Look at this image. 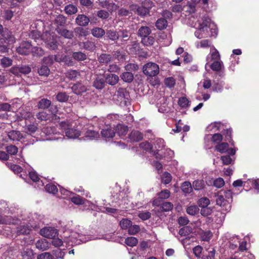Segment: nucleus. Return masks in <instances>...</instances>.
Listing matches in <instances>:
<instances>
[{
  "mask_svg": "<svg viewBox=\"0 0 259 259\" xmlns=\"http://www.w3.org/2000/svg\"><path fill=\"white\" fill-rule=\"evenodd\" d=\"M143 72L147 76H155L159 72V67L155 63L150 62L144 65Z\"/></svg>",
  "mask_w": 259,
  "mask_h": 259,
  "instance_id": "nucleus-1",
  "label": "nucleus"
},
{
  "mask_svg": "<svg viewBox=\"0 0 259 259\" xmlns=\"http://www.w3.org/2000/svg\"><path fill=\"white\" fill-rule=\"evenodd\" d=\"M33 45L29 41H22L16 48L17 52L20 55H28L30 54Z\"/></svg>",
  "mask_w": 259,
  "mask_h": 259,
  "instance_id": "nucleus-2",
  "label": "nucleus"
},
{
  "mask_svg": "<svg viewBox=\"0 0 259 259\" xmlns=\"http://www.w3.org/2000/svg\"><path fill=\"white\" fill-rule=\"evenodd\" d=\"M51 104L52 102L50 100L43 98L37 102V106L38 109L44 110L48 109L49 107H51L50 111L52 114H55V113L57 111V109L56 106H51Z\"/></svg>",
  "mask_w": 259,
  "mask_h": 259,
  "instance_id": "nucleus-3",
  "label": "nucleus"
},
{
  "mask_svg": "<svg viewBox=\"0 0 259 259\" xmlns=\"http://www.w3.org/2000/svg\"><path fill=\"white\" fill-rule=\"evenodd\" d=\"M40 234L46 238L52 239L58 236V232L55 228L46 227L40 230Z\"/></svg>",
  "mask_w": 259,
  "mask_h": 259,
  "instance_id": "nucleus-4",
  "label": "nucleus"
},
{
  "mask_svg": "<svg viewBox=\"0 0 259 259\" xmlns=\"http://www.w3.org/2000/svg\"><path fill=\"white\" fill-rule=\"evenodd\" d=\"M129 97V93L125 88H119L115 93L113 99L121 102L123 100L128 99Z\"/></svg>",
  "mask_w": 259,
  "mask_h": 259,
  "instance_id": "nucleus-5",
  "label": "nucleus"
},
{
  "mask_svg": "<svg viewBox=\"0 0 259 259\" xmlns=\"http://www.w3.org/2000/svg\"><path fill=\"white\" fill-rule=\"evenodd\" d=\"M215 201L217 204L222 207L225 210H230L231 205L229 200L226 199L223 195H218Z\"/></svg>",
  "mask_w": 259,
  "mask_h": 259,
  "instance_id": "nucleus-6",
  "label": "nucleus"
},
{
  "mask_svg": "<svg viewBox=\"0 0 259 259\" xmlns=\"http://www.w3.org/2000/svg\"><path fill=\"white\" fill-rule=\"evenodd\" d=\"M56 31L61 36L67 39H72L74 37L73 32L63 27L56 28Z\"/></svg>",
  "mask_w": 259,
  "mask_h": 259,
  "instance_id": "nucleus-7",
  "label": "nucleus"
},
{
  "mask_svg": "<svg viewBox=\"0 0 259 259\" xmlns=\"http://www.w3.org/2000/svg\"><path fill=\"white\" fill-rule=\"evenodd\" d=\"M130 53L132 55H139L142 56L144 52L141 48L140 44L137 41H133L128 48Z\"/></svg>",
  "mask_w": 259,
  "mask_h": 259,
  "instance_id": "nucleus-8",
  "label": "nucleus"
},
{
  "mask_svg": "<svg viewBox=\"0 0 259 259\" xmlns=\"http://www.w3.org/2000/svg\"><path fill=\"white\" fill-rule=\"evenodd\" d=\"M106 84L105 77L101 75H97L94 79L93 86L96 89L102 90Z\"/></svg>",
  "mask_w": 259,
  "mask_h": 259,
  "instance_id": "nucleus-9",
  "label": "nucleus"
},
{
  "mask_svg": "<svg viewBox=\"0 0 259 259\" xmlns=\"http://www.w3.org/2000/svg\"><path fill=\"white\" fill-rule=\"evenodd\" d=\"M97 59L100 64L106 65L113 60V57L110 54L101 53Z\"/></svg>",
  "mask_w": 259,
  "mask_h": 259,
  "instance_id": "nucleus-10",
  "label": "nucleus"
},
{
  "mask_svg": "<svg viewBox=\"0 0 259 259\" xmlns=\"http://www.w3.org/2000/svg\"><path fill=\"white\" fill-rule=\"evenodd\" d=\"M104 77L105 82L112 86L116 84L119 80L117 75L112 73L106 74Z\"/></svg>",
  "mask_w": 259,
  "mask_h": 259,
  "instance_id": "nucleus-11",
  "label": "nucleus"
},
{
  "mask_svg": "<svg viewBox=\"0 0 259 259\" xmlns=\"http://www.w3.org/2000/svg\"><path fill=\"white\" fill-rule=\"evenodd\" d=\"M90 19L84 14H79L75 19L76 23L80 26H86L90 22Z\"/></svg>",
  "mask_w": 259,
  "mask_h": 259,
  "instance_id": "nucleus-12",
  "label": "nucleus"
},
{
  "mask_svg": "<svg viewBox=\"0 0 259 259\" xmlns=\"http://www.w3.org/2000/svg\"><path fill=\"white\" fill-rule=\"evenodd\" d=\"M129 139L133 142H139L143 139V134L139 131L133 130L128 135Z\"/></svg>",
  "mask_w": 259,
  "mask_h": 259,
  "instance_id": "nucleus-13",
  "label": "nucleus"
},
{
  "mask_svg": "<svg viewBox=\"0 0 259 259\" xmlns=\"http://www.w3.org/2000/svg\"><path fill=\"white\" fill-rule=\"evenodd\" d=\"M119 40L120 45H124L130 38V32L126 29H120L119 30Z\"/></svg>",
  "mask_w": 259,
  "mask_h": 259,
  "instance_id": "nucleus-14",
  "label": "nucleus"
},
{
  "mask_svg": "<svg viewBox=\"0 0 259 259\" xmlns=\"http://www.w3.org/2000/svg\"><path fill=\"white\" fill-rule=\"evenodd\" d=\"M211 19L208 17H203L202 23L199 25V30H202L203 32H207L208 29L210 27Z\"/></svg>",
  "mask_w": 259,
  "mask_h": 259,
  "instance_id": "nucleus-15",
  "label": "nucleus"
},
{
  "mask_svg": "<svg viewBox=\"0 0 259 259\" xmlns=\"http://www.w3.org/2000/svg\"><path fill=\"white\" fill-rule=\"evenodd\" d=\"M31 231V227L28 225H20L17 228V235H28Z\"/></svg>",
  "mask_w": 259,
  "mask_h": 259,
  "instance_id": "nucleus-16",
  "label": "nucleus"
},
{
  "mask_svg": "<svg viewBox=\"0 0 259 259\" xmlns=\"http://www.w3.org/2000/svg\"><path fill=\"white\" fill-rule=\"evenodd\" d=\"M127 126L122 124H118L114 128L115 134H117L119 137L124 136L128 132Z\"/></svg>",
  "mask_w": 259,
  "mask_h": 259,
  "instance_id": "nucleus-17",
  "label": "nucleus"
},
{
  "mask_svg": "<svg viewBox=\"0 0 259 259\" xmlns=\"http://www.w3.org/2000/svg\"><path fill=\"white\" fill-rule=\"evenodd\" d=\"M8 136L10 140L13 141H19L23 137L19 131L14 130L9 132Z\"/></svg>",
  "mask_w": 259,
  "mask_h": 259,
  "instance_id": "nucleus-18",
  "label": "nucleus"
},
{
  "mask_svg": "<svg viewBox=\"0 0 259 259\" xmlns=\"http://www.w3.org/2000/svg\"><path fill=\"white\" fill-rule=\"evenodd\" d=\"M79 46L84 49L91 52L94 51L96 48L95 42L89 40L80 42Z\"/></svg>",
  "mask_w": 259,
  "mask_h": 259,
  "instance_id": "nucleus-19",
  "label": "nucleus"
},
{
  "mask_svg": "<svg viewBox=\"0 0 259 259\" xmlns=\"http://www.w3.org/2000/svg\"><path fill=\"white\" fill-rule=\"evenodd\" d=\"M46 43L48 48L51 50H55L58 48L59 44L56 36H52L50 40H48Z\"/></svg>",
  "mask_w": 259,
  "mask_h": 259,
  "instance_id": "nucleus-20",
  "label": "nucleus"
},
{
  "mask_svg": "<svg viewBox=\"0 0 259 259\" xmlns=\"http://www.w3.org/2000/svg\"><path fill=\"white\" fill-rule=\"evenodd\" d=\"M106 36L112 41H116L119 39V31H116L113 29L108 30L106 32Z\"/></svg>",
  "mask_w": 259,
  "mask_h": 259,
  "instance_id": "nucleus-21",
  "label": "nucleus"
},
{
  "mask_svg": "<svg viewBox=\"0 0 259 259\" xmlns=\"http://www.w3.org/2000/svg\"><path fill=\"white\" fill-rule=\"evenodd\" d=\"M65 135L69 138H76L80 136L78 131L73 128H67L65 131Z\"/></svg>",
  "mask_w": 259,
  "mask_h": 259,
  "instance_id": "nucleus-22",
  "label": "nucleus"
},
{
  "mask_svg": "<svg viewBox=\"0 0 259 259\" xmlns=\"http://www.w3.org/2000/svg\"><path fill=\"white\" fill-rule=\"evenodd\" d=\"M229 145L227 142H221L214 147V150L221 153L227 152Z\"/></svg>",
  "mask_w": 259,
  "mask_h": 259,
  "instance_id": "nucleus-23",
  "label": "nucleus"
},
{
  "mask_svg": "<svg viewBox=\"0 0 259 259\" xmlns=\"http://www.w3.org/2000/svg\"><path fill=\"white\" fill-rule=\"evenodd\" d=\"M14 71H16L17 73L19 72L24 74H27L31 72V68L29 65H22L14 69Z\"/></svg>",
  "mask_w": 259,
  "mask_h": 259,
  "instance_id": "nucleus-24",
  "label": "nucleus"
},
{
  "mask_svg": "<svg viewBox=\"0 0 259 259\" xmlns=\"http://www.w3.org/2000/svg\"><path fill=\"white\" fill-rule=\"evenodd\" d=\"M151 33V29L148 26L141 27L138 31V35L142 38L149 35Z\"/></svg>",
  "mask_w": 259,
  "mask_h": 259,
  "instance_id": "nucleus-25",
  "label": "nucleus"
},
{
  "mask_svg": "<svg viewBox=\"0 0 259 259\" xmlns=\"http://www.w3.org/2000/svg\"><path fill=\"white\" fill-rule=\"evenodd\" d=\"M167 21L164 18H159L155 23V26L158 30L165 29L167 26Z\"/></svg>",
  "mask_w": 259,
  "mask_h": 259,
  "instance_id": "nucleus-26",
  "label": "nucleus"
},
{
  "mask_svg": "<svg viewBox=\"0 0 259 259\" xmlns=\"http://www.w3.org/2000/svg\"><path fill=\"white\" fill-rule=\"evenodd\" d=\"M33 57H41L45 54L44 50L41 48L37 46H32L31 53Z\"/></svg>",
  "mask_w": 259,
  "mask_h": 259,
  "instance_id": "nucleus-27",
  "label": "nucleus"
},
{
  "mask_svg": "<svg viewBox=\"0 0 259 259\" xmlns=\"http://www.w3.org/2000/svg\"><path fill=\"white\" fill-rule=\"evenodd\" d=\"M92 34L95 37L101 38L105 35V30L100 27H94L91 30Z\"/></svg>",
  "mask_w": 259,
  "mask_h": 259,
  "instance_id": "nucleus-28",
  "label": "nucleus"
},
{
  "mask_svg": "<svg viewBox=\"0 0 259 259\" xmlns=\"http://www.w3.org/2000/svg\"><path fill=\"white\" fill-rule=\"evenodd\" d=\"M101 133L102 136L106 138H112L115 135L114 128L103 129Z\"/></svg>",
  "mask_w": 259,
  "mask_h": 259,
  "instance_id": "nucleus-29",
  "label": "nucleus"
},
{
  "mask_svg": "<svg viewBox=\"0 0 259 259\" xmlns=\"http://www.w3.org/2000/svg\"><path fill=\"white\" fill-rule=\"evenodd\" d=\"M121 79L125 82H132L134 79V75L130 72H124L120 75Z\"/></svg>",
  "mask_w": 259,
  "mask_h": 259,
  "instance_id": "nucleus-30",
  "label": "nucleus"
},
{
  "mask_svg": "<svg viewBox=\"0 0 259 259\" xmlns=\"http://www.w3.org/2000/svg\"><path fill=\"white\" fill-rule=\"evenodd\" d=\"M222 133L225 137V140L226 141L229 142L232 146H234V142L233 140H232V128H230L228 129L225 130L224 131L222 132Z\"/></svg>",
  "mask_w": 259,
  "mask_h": 259,
  "instance_id": "nucleus-31",
  "label": "nucleus"
},
{
  "mask_svg": "<svg viewBox=\"0 0 259 259\" xmlns=\"http://www.w3.org/2000/svg\"><path fill=\"white\" fill-rule=\"evenodd\" d=\"M72 90L74 93L76 95H81L85 91V87L81 83H76L72 87Z\"/></svg>",
  "mask_w": 259,
  "mask_h": 259,
  "instance_id": "nucleus-32",
  "label": "nucleus"
},
{
  "mask_svg": "<svg viewBox=\"0 0 259 259\" xmlns=\"http://www.w3.org/2000/svg\"><path fill=\"white\" fill-rule=\"evenodd\" d=\"M29 36L32 39H34L35 41L37 42V45L42 41L40 37V32L38 30H34L31 31L29 34Z\"/></svg>",
  "mask_w": 259,
  "mask_h": 259,
  "instance_id": "nucleus-33",
  "label": "nucleus"
},
{
  "mask_svg": "<svg viewBox=\"0 0 259 259\" xmlns=\"http://www.w3.org/2000/svg\"><path fill=\"white\" fill-rule=\"evenodd\" d=\"M72 58L77 61H82L87 59V56L81 52H75L72 53Z\"/></svg>",
  "mask_w": 259,
  "mask_h": 259,
  "instance_id": "nucleus-34",
  "label": "nucleus"
},
{
  "mask_svg": "<svg viewBox=\"0 0 259 259\" xmlns=\"http://www.w3.org/2000/svg\"><path fill=\"white\" fill-rule=\"evenodd\" d=\"M8 42L5 38L0 39V52L2 53H8L9 50Z\"/></svg>",
  "mask_w": 259,
  "mask_h": 259,
  "instance_id": "nucleus-35",
  "label": "nucleus"
},
{
  "mask_svg": "<svg viewBox=\"0 0 259 259\" xmlns=\"http://www.w3.org/2000/svg\"><path fill=\"white\" fill-rule=\"evenodd\" d=\"M66 23V18L63 15L58 16L55 20V24L56 25V27H63Z\"/></svg>",
  "mask_w": 259,
  "mask_h": 259,
  "instance_id": "nucleus-36",
  "label": "nucleus"
},
{
  "mask_svg": "<svg viewBox=\"0 0 259 259\" xmlns=\"http://www.w3.org/2000/svg\"><path fill=\"white\" fill-rule=\"evenodd\" d=\"M155 41L154 37L150 35L142 38L141 42L145 46H151Z\"/></svg>",
  "mask_w": 259,
  "mask_h": 259,
  "instance_id": "nucleus-37",
  "label": "nucleus"
},
{
  "mask_svg": "<svg viewBox=\"0 0 259 259\" xmlns=\"http://www.w3.org/2000/svg\"><path fill=\"white\" fill-rule=\"evenodd\" d=\"M99 136V133L94 130H89L86 131L84 134V137L89 140H93L97 138Z\"/></svg>",
  "mask_w": 259,
  "mask_h": 259,
  "instance_id": "nucleus-38",
  "label": "nucleus"
},
{
  "mask_svg": "<svg viewBox=\"0 0 259 259\" xmlns=\"http://www.w3.org/2000/svg\"><path fill=\"white\" fill-rule=\"evenodd\" d=\"M205 183L203 180H195L193 182V188L195 190H200L204 188Z\"/></svg>",
  "mask_w": 259,
  "mask_h": 259,
  "instance_id": "nucleus-39",
  "label": "nucleus"
},
{
  "mask_svg": "<svg viewBox=\"0 0 259 259\" xmlns=\"http://www.w3.org/2000/svg\"><path fill=\"white\" fill-rule=\"evenodd\" d=\"M113 55L115 58L119 61H122L125 60V53L120 50L114 51Z\"/></svg>",
  "mask_w": 259,
  "mask_h": 259,
  "instance_id": "nucleus-40",
  "label": "nucleus"
},
{
  "mask_svg": "<svg viewBox=\"0 0 259 259\" xmlns=\"http://www.w3.org/2000/svg\"><path fill=\"white\" fill-rule=\"evenodd\" d=\"M181 189L185 193H190L192 191V187L190 182L185 181L182 183Z\"/></svg>",
  "mask_w": 259,
  "mask_h": 259,
  "instance_id": "nucleus-41",
  "label": "nucleus"
},
{
  "mask_svg": "<svg viewBox=\"0 0 259 259\" xmlns=\"http://www.w3.org/2000/svg\"><path fill=\"white\" fill-rule=\"evenodd\" d=\"M56 99L60 102H65L68 100L69 96L65 92H59L57 94Z\"/></svg>",
  "mask_w": 259,
  "mask_h": 259,
  "instance_id": "nucleus-42",
  "label": "nucleus"
},
{
  "mask_svg": "<svg viewBox=\"0 0 259 259\" xmlns=\"http://www.w3.org/2000/svg\"><path fill=\"white\" fill-rule=\"evenodd\" d=\"M138 15L141 17H145L147 15H150V11L147 8L143 7V6H138L137 11Z\"/></svg>",
  "mask_w": 259,
  "mask_h": 259,
  "instance_id": "nucleus-43",
  "label": "nucleus"
},
{
  "mask_svg": "<svg viewBox=\"0 0 259 259\" xmlns=\"http://www.w3.org/2000/svg\"><path fill=\"white\" fill-rule=\"evenodd\" d=\"M6 150L8 154L15 155L18 151V148L15 145H10L6 147Z\"/></svg>",
  "mask_w": 259,
  "mask_h": 259,
  "instance_id": "nucleus-44",
  "label": "nucleus"
},
{
  "mask_svg": "<svg viewBox=\"0 0 259 259\" xmlns=\"http://www.w3.org/2000/svg\"><path fill=\"white\" fill-rule=\"evenodd\" d=\"M50 69L46 65H42L38 69V73L41 76H48L50 74Z\"/></svg>",
  "mask_w": 259,
  "mask_h": 259,
  "instance_id": "nucleus-45",
  "label": "nucleus"
},
{
  "mask_svg": "<svg viewBox=\"0 0 259 259\" xmlns=\"http://www.w3.org/2000/svg\"><path fill=\"white\" fill-rule=\"evenodd\" d=\"M223 62L220 61H214L210 66V68L214 71H219L221 70Z\"/></svg>",
  "mask_w": 259,
  "mask_h": 259,
  "instance_id": "nucleus-46",
  "label": "nucleus"
},
{
  "mask_svg": "<svg viewBox=\"0 0 259 259\" xmlns=\"http://www.w3.org/2000/svg\"><path fill=\"white\" fill-rule=\"evenodd\" d=\"M192 232V228L190 226H184L180 229L179 234L181 236H186Z\"/></svg>",
  "mask_w": 259,
  "mask_h": 259,
  "instance_id": "nucleus-47",
  "label": "nucleus"
},
{
  "mask_svg": "<svg viewBox=\"0 0 259 259\" xmlns=\"http://www.w3.org/2000/svg\"><path fill=\"white\" fill-rule=\"evenodd\" d=\"M74 31L79 37H85L88 34V32L81 27H78L74 29Z\"/></svg>",
  "mask_w": 259,
  "mask_h": 259,
  "instance_id": "nucleus-48",
  "label": "nucleus"
},
{
  "mask_svg": "<svg viewBox=\"0 0 259 259\" xmlns=\"http://www.w3.org/2000/svg\"><path fill=\"white\" fill-rule=\"evenodd\" d=\"M223 140V136L222 134L220 133H217L214 134L212 135L211 138V141L214 143L219 144L220 143L222 142Z\"/></svg>",
  "mask_w": 259,
  "mask_h": 259,
  "instance_id": "nucleus-49",
  "label": "nucleus"
},
{
  "mask_svg": "<svg viewBox=\"0 0 259 259\" xmlns=\"http://www.w3.org/2000/svg\"><path fill=\"white\" fill-rule=\"evenodd\" d=\"M125 243L127 245L133 247L137 245L138 240L136 237H130L125 239Z\"/></svg>",
  "mask_w": 259,
  "mask_h": 259,
  "instance_id": "nucleus-50",
  "label": "nucleus"
},
{
  "mask_svg": "<svg viewBox=\"0 0 259 259\" xmlns=\"http://www.w3.org/2000/svg\"><path fill=\"white\" fill-rule=\"evenodd\" d=\"M65 11L68 15H72L77 12V8L73 5H68L65 8Z\"/></svg>",
  "mask_w": 259,
  "mask_h": 259,
  "instance_id": "nucleus-51",
  "label": "nucleus"
},
{
  "mask_svg": "<svg viewBox=\"0 0 259 259\" xmlns=\"http://www.w3.org/2000/svg\"><path fill=\"white\" fill-rule=\"evenodd\" d=\"M80 76V72L76 70H70L68 71L67 76L71 80H74Z\"/></svg>",
  "mask_w": 259,
  "mask_h": 259,
  "instance_id": "nucleus-52",
  "label": "nucleus"
},
{
  "mask_svg": "<svg viewBox=\"0 0 259 259\" xmlns=\"http://www.w3.org/2000/svg\"><path fill=\"white\" fill-rule=\"evenodd\" d=\"M172 179L171 175L168 172H164L161 177V182L163 184H168Z\"/></svg>",
  "mask_w": 259,
  "mask_h": 259,
  "instance_id": "nucleus-53",
  "label": "nucleus"
},
{
  "mask_svg": "<svg viewBox=\"0 0 259 259\" xmlns=\"http://www.w3.org/2000/svg\"><path fill=\"white\" fill-rule=\"evenodd\" d=\"M45 189L48 192L53 194H56L58 191L57 186L51 183L48 184L46 186Z\"/></svg>",
  "mask_w": 259,
  "mask_h": 259,
  "instance_id": "nucleus-54",
  "label": "nucleus"
},
{
  "mask_svg": "<svg viewBox=\"0 0 259 259\" xmlns=\"http://www.w3.org/2000/svg\"><path fill=\"white\" fill-rule=\"evenodd\" d=\"M132 222L127 219H122L120 222V226L122 229H127L132 225Z\"/></svg>",
  "mask_w": 259,
  "mask_h": 259,
  "instance_id": "nucleus-55",
  "label": "nucleus"
},
{
  "mask_svg": "<svg viewBox=\"0 0 259 259\" xmlns=\"http://www.w3.org/2000/svg\"><path fill=\"white\" fill-rule=\"evenodd\" d=\"M71 201L76 205H82L84 203V199L79 195L72 197L71 198Z\"/></svg>",
  "mask_w": 259,
  "mask_h": 259,
  "instance_id": "nucleus-56",
  "label": "nucleus"
},
{
  "mask_svg": "<svg viewBox=\"0 0 259 259\" xmlns=\"http://www.w3.org/2000/svg\"><path fill=\"white\" fill-rule=\"evenodd\" d=\"M159 199H166L169 197L170 195V191L167 189H164L159 192L158 194Z\"/></svg>",
  "mask_w": 259,
  "mask_h": 259,
  "instance_id": "nucleus-57",
  "label": "nucleus"
},
{
  "mask_svg": "<svg viewBox=\"0 0 259 259\" xmlns=\"http://www.w3.org/2000/svg\"><path fill=\"white\" fill-rule=\"evenodd\" d=\"M173 208V204L169 202H165L160 206V209L162 211H168Z\"/></svg>",
  "mask_w": 259,
  "mask_h": 259,
  "instance_id": "nucleus-58",
  "label": "nucleus"
},
{
  "mask_svg": "<svg viewBox=\"0 0 259 259\" xmlns=\"http://www.w3.org/2000/svg\"><path fill=\"white\" fill-rule=\"evenodd\" d=\"M215 250L214 248H211L207 253L203 255L202 259H214Z\"/></svg>",
  "mask_w": 259,
  "mask_h": 259,
  "instance_id": "nucleus-59",
  "label": "nucleus"
},
{
  "mask_svg": "<svg viewBox=\"0 0 259 259\" xmlns=\"http://www.w3.org/2000/svg\"><path fill=\"white\" fill-rule=\"evenodd\" d=\"M36 116L38 119H39L41 121H47L50 118V115L48 113H47L45 111L38 112L36 115Z\"/></svg>",
  "mask_w": 259,
  "mask_h": 259,
  "instance_id": "nucleus-60",
  "label": "nucleus"
},
{
  "mask_svg": "<svg viewBox=\"0 0 259 259\" xmlns=\"http://www.w3.org/2000/svg\"><path fill=\"white\" fill-rule=\"evenodd\" d=\"M209 203V199L206 197H203L200 198L198 202V204L200 207H201V208L207 207Z\"/></svg>",
  "mask_w": 259,
  "mask_h": 259,
  "instance_id": "nucleus-61",
  "label": "nucleus"
},
{
  "mask_svg": "<svg viewBox=\"0 0 259 259\" xmlns=\"http://www.w3.org/2000/svg\"><path fill=\"white\" fill-rule=\"evenodd\" d=\"M198 211L199 209L196 205H191L187 209V212L191 215H195L198 212Z\"/></svg>",
  "mask_w": 259,
  "mask_h": 259,
  "instance_id": "nucleus-62",
  "label": "nucleus"
},
{
  "mask_svg": "<svg viewBox=\"0 0 259 259\" xmlns=\"http://www.w3.org/2000/svg\"><path fill=\"white\" fill-rule=\"evenodd\" d=\"M139 146L140 148L147 151H150L152 149V145L148 141L141 143Z\"/></svg>",
  "mask_w": 259,
  "mask_h": 259,
  "instance_id": "nucleus-63",
  "label": "nucleus"
},
{
  "mask_svg": "<svg viewBox=\"0 0 259 259\" xmlns=\"http://www.w3.org/2000/svg\"><path fill=\"white\" fill-rule=\"evenodd\" d=\"M164 83L166 87L171 88L175 85L176 80L172 77H167L164 79Z\"/></svg>",
  "mask_w": 259,
  "mask_h": 259,
  "instance_id": "nucleus-64",
  "label": "nucleus"
}]
</instances>
